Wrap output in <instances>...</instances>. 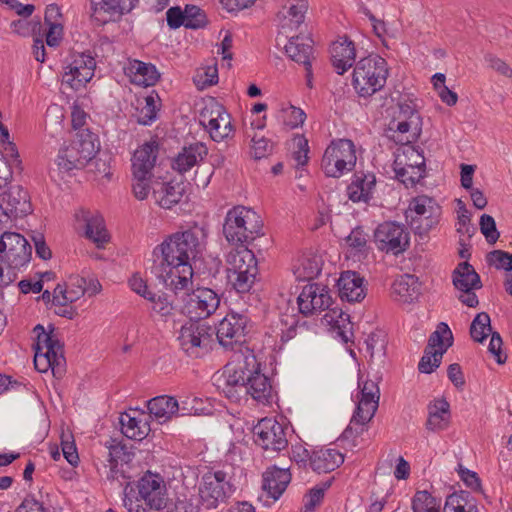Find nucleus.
Instances as JSON below:
<instances>
[{"label":"nucleus","mask_w":512,"mask_h":512,"mask_svg":"<svg viewBox=\"0 0 512 512\" xmlns=\"http://www.w3.org/2000/svg\"><path fill=\"white\" fill-rule=\"evenodd\" d=\"M169 500L166 483L159 474L147 472L137 482L124 487L123 503L128 512H146V507L163 510Z\"/></svg>","instance_id":"nucleus-1"},{"label":"nucleus","mask_w":512,"mask_h":512,"mask_svg":"<svg viewBox=\"0 0 512 512\" xmlns=\"http://www.w3.org/2000/svg\"><path fill=\"white\" fill-rule=\"evenodd\" d=\"M206 237L205 228L197 225L176 232L153 249L152 258L192 264L201 257L206 246Z\"/></svg>","instance_id":"nucleus-2"},{"label":"nucleus","mask_w":512,"mask_h":512,"mask_svg":"<svg viewBox=\"0 0 512 512\" xmlns=\"http://www.w3.org/2000/svg\"><path fill=\"white\" fill-rule=\"evenodd\" d=\"M93 135L80 133L59 149L55 159V168H51L50 176L55 181L65 179L75 169H82L98 153Z\"/></svg>","instance_id":"nucleus-3"},{"label":"nucleus","mask_w":512,"mask_h":512,"mask_svg":"<svg viewBox=\"0 0 512 512\" xmlns=\"http://www.w3.org/2000/svg\"><path fill=\"white\" fill-rule=\"evenodd\" d=\"M390 111L388 137L398 144L415 142L422 131V121L417 110L416 99L410 95H402Z\"/></svg>","instance_id":"nucleus-4"},{"label":"nucleus","mask_w":512,"mask_h":512,"mask_svg":"<svg viewBox=\"0 0 512 512\" xmlns=\"http://www.w3.org/2000/svg\"><path fill=\"white\" fill-rule=\"evenodd\" d=\"M261 216L252 208L237 205L228 210L223 224L225 239L233 245H246L263 234Z\"/></svg>","instance_id":"nucleus-5"},{"label":"nucleus","mask_w":512,"mask_h":512,"mask_svg":"<svg viewBox=\"0 0 512 512\" xmlns=\"http://www.w3.org/2000/svg\"><path fill=\"white\" fill-rule=\"evenodd\" d=\"M227 278L238 293H247L253 287L258 274L254 253L244 245L232 249L226 256Z\"/></svg>","instance_id":"nucleus-6"},{"label":"nucleus","mask_w":512,"mask_h":512,"mask_svg":"<svg viewBox=\"0 0 512 512\" xmlns=\"http://www.w3.org/2000/svg\"><path fill=\"white\" fill-rule=\"evenodd\" d=\"M151 272L177 297L182 298L194 287L192 264L152 258Z\"/></svg>","instance_id":"nucleus-7"},{"label":"nucleus","mask_w":512,"mask_h":512,"mask_svg":"<svg viewBox=\"0 0 512 512\" xmlns=\"http://www.w3.org/2000/svg\"><path fill=\"white\" fill-rule=\"evenodd\" d=\"M387 76L388 67L385 59L371 55L356 63L352 84L360 96L368 97L385 86Z\"/></svg>","instance_id":"nucleus-8"},{"label":"nucleus","mask_w":512,"mask_h":512,"mask_svg":"<svg viewBox=\"0 0 512 512\" xmlns=\"http://www.w3.org/2000/svg\"><path fill=\"white\" fill-rule=\"evenodd\" d=\"M36 336L34 365L39 372L52 370L54 376L61 375L64 363L62 346L53 329L46 331L37 325L33 330Z\"/></svg>","instance_id":"nucleus-9"},{"label":"nucleus","mask_w":512,"mask_h":512,"mask_svg":"<svg viewBox=\"0 0 512 512\" xmlns=\"http://www.w3.org/2000/svg\"><path fill=\"white\" fill-rule=\"evenodd\" d=\"M357 163L355 144L349 139L332 141L326 148L321 168L328 177L339 178L352 171Z\"/></svg>","instance_id":"nucleus-10"},{"label":"nucleus","mask_w":512,"mask_h":512,"mask_svg":"<svg viewBox=\"0 0 512 512\" xmlns=\"http://www.w3.org/2000/svg\"><path fill=\"white\" fill-rule=\"evenodd\" d=\"M32 212L29 192L21 185L0 190V231Z\"/></svg>","instance_id":"nucleus-11"},{"label":"nucleus","mask_w":512,"mask_h":512,"mask_svg":"<svg viewBox=\"0 0 512 512\" xmlns=\"http://www.w3.org/2000/svg\"><path fill=\"white\" fill-rule=\"evenodd\" d=\"M200 123L215 142L228 141L234 136L230 114L214 99L208 100L200 112Z\"/></svg>","instance_id":"nucleus-12"},{"label":"nucleus","mask_w":512,"mask_h":512,"mask_svg":"<svg viewBox=\"0 0 512 512\" xmlns=\"http://www.w3.org/2000/svg\"><path fill=\"white\" fill-rule=\"evenodd\" d=\"M288 427L275 418H263L254 427L255 443L268 457H274L288 448Z\"/></svg>","instance_id":"nucleus-13"},{"label":"nucleus","mask_w":512,"mask_h":512,"mask_svg":"<svg viewBox=\"0 0 512 512\" xmlns=\"http://www.w3.org/2000/svg\"><path fill=\"white\" fill-rule=\"evenodd\" d=\"M360 391L357 394V408L350 421L349 430L361 434L366 429V424L374 417L378 406L380 391L376 382L365 380L359 382Z\"/></svg>","instance_id":"nucleus-14"},{"label":"nucleus","mask_w":512,"mask_h":512,"mask_svg":"<svg viewBox=\"0 0 512 512\" xmlns=\"http://www.w3.org/2000/svg\"><path fill=\"white\" fill-rule=\"evenodd\" d=\"M440 206L428 196L413 198L406 212L411 228L416 234L427 235L439 222Z\"/></svg>","instance_id":"nucleus-15"},{"label":"nucleus","mask_w":512,"mask_h":512,"mask_svg":"<svg viewBox=\"0 0 512 512\" xmlns=\"http://www.w3.org/2000/svg\"><path fill=\"white\" fill-rule=\"evenodd\" d=\"M181 312L190 320L199 321L214 314L220 306V296L210 288L198 287L181 298Z\"/></svg>","instance_id":"nucleus-16"},{"label":"nucleus","mask_w":512,"mask_h":512,"mask_svg":"<svg viewBox=\"0 0 512 512\" xmlns=\"http://www.w3.org/2000/svg\"><path fill=\"white\" fill-rule=\"evenodd\" d=\"M96 62L88 53H72L63 67L62 85L74 90L84 89L93 78Z\"/></svg>","instance_id":"nucleus-17"},{"label":"nucleus","mask_w":512,"mask_h":512,"mask_svg":"<svg viewBox=\"0 0 512 512\" xmlns=\"http://www.w3.org/2000/svg\"><path fill=\"white\" fill-rule=\"evenodd\" d=\"M234 491L231 477L224 471L206 473L202 477L199 495L206 509H214Z\"/></svg>","instance_id":"nucleus-18"},{"label":"nucleus","mask_w":512,"mask_h":512,"mask_svg":"<svg viewBox=\"0 0 512 512\" xmlns=\"http://www.w3.org/2000/svg\"><path fill=\"white\" fill-rule=\"evenodd\" d=\"M177 339L187 355L200 357L209 350L212 341L211 328L196 320H190L182 325Z\"/></svg>","instance_id":"nucleus-19"},{"label":"nucleus","mask_w":512,"mask_h":512,"mask_svg":"<svg viewBox=\"0 0 512 512\" xmlns=\"http://www.w3.org/2000/svg\"><path fill=\"white\" fill-rule=\"evenodd\" d=\"M453 343V335L445 323H440L430 335L425 353L421 358L418 368L422 373H431L441 363L443 354Z\"/></svg>","instance_id":"nucleus-20"},{"label":"nucleus","mask_w":512,"mask_h":512,"mask_svg":"<svg viewBox=\"0 0 512 512\" xmlns=\"http://www.w3.org/2000/svg\"><path fill=\"white\" fill-rule=\"evenodd\" d=\"M31 258V246L20 234L4 232L0 237V259L7 262L10 270L26 265Z\"/></svg>","instance_id":"nucleus-21"},{"label":"nucleus","mask_w":512,"mask_h":512,"mask_svg":"<svg viewBox=\"0 0 512 512\" xmlns=\"http://www.w3.org/2000/svg\"><path fill=\"white\" fill-rule=\"evenodd\" d=\"M308 8L306 0H286L276 14L278 27V43L281 36L288 38L294 35L302 26Z\"/></svg>","instance_id":"nucleus-22"},{"label":"nucleus","mask_w":512,"mask_h":512,"mask_svg":"<svg viewBox=\"0 0 512 512\" xmlns=\"http://www.w3.org/2000/svg\"><path fill=\"white\" fill-rule=\"evenodd\" d=\"M374 241L379 250L398 255L408 247L409 234L400 224L384 222L376 228Z\"/></svg>","instance_id":"nucleus-23"},{"label":"nucleus","mask_w":512,"mask_h":512,"mask_svg":"<svg viewBox=\"0 0 512 512\" xmlns=\"http://www.w3.org/2000/svg\"><path fill=\"white\" fill-rule=\"evenodd\" d=\"M76 229L98 248H104L109 242L110 236L105 226L103 217L87 209H79L75 213Z\"/></svg>","instance_id":"nucleus-24"},{"label":"nucleus","mask_w":512,"mask_h":512,"mask_svg":"<svg viewBox=\"0 0 512 512\" xmlns=\"http://www.w3.org/2000/svg\"><path fill=\"white\" fill-rule=\"evenodd\" d=\"M299 311L309 316L327 309L331 305V296L325 286L306 285L298 296Z\"/></svg>","instance_id":"nucleus-25"},{"label":"nucleus","mask_w":512,"mask_h":512,"mask_svg":"<svg viewBox=\"0 0 512 512\" xmlns=\"http://www.w3.org/2000/svg\"><path fill=\"white\" fill-rule=\"evenodd\" d=\"M246 318L238 314L227 315L218 325L217 339L225 347L234 349L244 341Z\"/></svg>","instance_id":"nucleus-26"},{"label":"nucleus","mask_w":512,"mask_h":512,"mask_svg":"<svg viewBox=\"0 0 512 512\" xmlns=\"http://www.w3.org/2000/svg\"><path fill=\"white\" fill-rule=\"evenodd\" d=\"M150 415L144 411L131 410L120 418L123 434L130 439L142 440L150 432Z\"/></svg>","instance_id":"nucleus-27"},{"label":"nucleus","mask_w":512,"mask_h":512,"mask_svg":"<svg viewBox=\"0 0 512 512\" xmlns=\"http://www.w3.org/2000/svg\"><path fill=\"white\" fill-rule=\"evenodd\" d=\"M159 152V144L151 140L140 146L132 158L133 175H150L155 166Z\"/></svg>","instance_id":"nucleus-28"},{"label":"nucleus","mask_w":512,"mask_h":512,"mask_svg":"<svg viewBox=\"0 0 512 512\" xmlns=\"http://www.w3.org/2000/svg\"><path fill=\"white\" fill-rule=\"evenodd\" d=\"M332 64L337 73L342 75L355 61L356 49L354 43L347 37H340L331 46Z\"/></svg>","instance_id":"nucleus-29"},{"label":"nucleus","mask_w":512,"mask_h":512,"mask_svg":"<svg viewBox=\"0 0 512 512\" xmlns=\"http://www.w3.org/2000/svg\"><path fill=\"white\" fill-rule=\"evenodd\" d=\"M245 391L259 403L270 404L275 398V391L267 376L258 370L249 372Z\"/></svg>","instance_id":"nucleus-30"},{"label":"nucleus","mask_w":512,"mask_h":512,"mask_svg":"<svg viewBox=\"0 0 512 512\" xmlns=\"http://www.w3.org/2000/svg\"><path fill=\"white\" fill-rule=\"evenodd\" d=\"M285 44L286 54L295 62L302 64L307 72L310 71L311 60L313 59L312 39L304 36L292 35Z\"/></svg>","instance_id":"nucleus-31"},{"label":"nucleus","mask_w":512,"mask_h":512,"mask_svg":"<svg viewBox=\"0 0 512 512\" xmlns=\"http://www.w3.org/2000/svg\"><path fill=\"white\" fill-rule=\"evenodd\" d=\"M291 481L289 468L273 466L263 474V489L273 500L279 499Z\"/></svg>","instance_id":"nucleus-32"},{"label":"nucleus","mask_w":512,"mask_h":512,"mask_svg":"<svg viewBox=\"0 0 512 512\" xmlns=\"http://www.w3.org/2000/svg\"><path fill=\"white\" fill-rule=\"evenodd\" d=\"M183 187L178 182H165L155 180L152 186V195L155 202L165 209H170L179 203L183 196Z\"/></svg>","instance_id":"nucleus-33"},{"label":"nucleus","mask_w":512,"mask_h":512,"mask_svg":"<svg viewBox=\"0 0 512 512\" xmlns=\"http://www.w3.org/2000/svg\"><path fill=\"white\" fill-rule=\"evenodd\" d=\"M339 296L348 302H360L365 298L366 292L363 278L356 272H343L338 280Z\"/></svg>","instance_id":"nucleus-34"},{"label":"nucleus","mask_w":512,"mask_h":512,"mask_svg":"<svg viewBox=\"0 0 512 512\" xmlns=\"http://www.w3.org/2000/svg\"><path fill=\"white\" fill-rule=\"evenodd\" d=\"M125 74L130 82L143 87L153 86L159 79L154 65L139 60H131L125 67Z\"/></svg>","instance_id":"nucleus-35"},{"label":"nucleus","mask_w":512,"mask_h":512,"mask_svg":"<svg viewBox=\"0 0 512 512\" xmlns=\"http://www.w3.org/2000/svg\"><path fill=\"white\" fill-rule=\"evenodd\" d=\"M161 107V100L157 93L151 92L144 96H138L134 105L133 116L142 125H150L156 120Z\"/></svg>","instance_id":"nucleus-36"},{"label":"nucleus","mask_w":512,"mask_h":512,"mask_svg":"<svg viewBox=\"0 0 512 512\" xmlns=\"http://www.w3.org/2000/svg\"><path fill=\"white\" fill-rule=\"evenodd\" d=\"M376 185L374 174L357 172L347 187V195L353 202H367L373 194Z\"/></svg>","instance_id":"nucleus-37"},{"label":"nucleus","mask_w":512,"mask_h":512,"mask_svg":"<svg viewBox=\"0 0 512 512\" xmlns=\"http://www.w3.org/2000/svg\"><path fill=\"white\" fill-rule=\"evenodd\" d=\"M392 294L399 302H414L421 294L418 278L410 274L397 277L392 285Z\"/></svg>","instance_id":"nucleus-38"},{"label":"nucleus","mask_w":512,"mask_h":512,"mask_svg":"<svg viewBox=\"0 0 512 512\" xmlns=\"http://www.w3.org/2000/svg\"><path fill=\"white\" fill-rule=\"evenodd\" d=\"M207 154L203 143L197 142L184 147L172 161V168L179 173H185L194 167Z\"/></svg>","instance_id":"nucleus-39"},{"label":"nucleus","mask_w":512,"mask_h":512,"mask_svg":"<svg viewBox=\"0 0 512 512\" xmlns=\"http://www.w3.org/2000/svg\"><path fill=\"white\" fill-rule=\"evenodd\" d=\"M450 405L445 399H436L428 405L426 428L433 432L445 430L450 423Z\"/></svg>","instance_id":"nucleus-40"},{"label":"nucleus","mask_w":512,"mask_h":512,"mask_svg":"<svg viewBox=\"0 0 512 512\" xmlns=\"http://www.w3.org/2000/svg\"><path fill=\"white\" fill-rule=\"evenodd\" d=\"M150 418L154 416L160 422H167L178 417V400L172 396L162 395L148 401Z\"/></svg>","instance_id":"nucleus-41"},{"label":"nucleus","mask_w":512,"mask_h":512,"mask_svg":"<svg viewBox=\"0 0 512 512\" xmlns=\"http://www.w3.org/2000/svg\"><path fill=\"white\" fill-rule=\"evenodd\" d=\"M343 462V455L335 449H320L310 457L311 468L319 474L334 471Z\"/></svg>","instance_id":"nucleus-42"},{"label":"nucleus","mask_w":512,"mask_h":512,"mask_svg":"<svg viewBox=\"0 0 512 512\" xmlns=\"http://www.w3.org/2000/svg\"><path fill=\"white\" fill-rule=\"evenodd\" d=\"M256 365L257 361L254 356L245 357L244 365L240 362L237 364H234L233 362L228 363L224 369L227 385L245 389L249 372H253V370L248 369V366L254 368Z\"/></svg>","instance_id":"nucleus-43"},{"label":"nucleus","mask_w":512,"mask_h":512,"mask_svg":"<svg viewBox=\"0 0 512 512\" xmlns=\"http://www.w3.org/2000/svg\"><path fill=\"white\" fill-rule=\"evenodd\" d=\"M80 298L79 290L71 291L64 284H58L53 291L52 307L56 314L72 318L74 310L71 304Z\"/></svg>","instance_id":"nucleus-44"},{"label":"nucleus","mask_w":512,"mask_h":512,"mask_svg":"<svg viewBox=\"0 0 512 512\" xmlns=\"http://www.w3.org/2000/svg\"><path fill=\"white\" fill-rule=\"evenodd\" d=\"M453 284L460 292L468 289H480L481 280L472 265L467 262L460 263L453 273Z\"/></svg>","instance_id":"nucleus-45"},{"label":"nucleus","mask_w":512,"mask_h":512,"mask_svg":"<svg viewBox=\"0 0 512 512\" xmlns=\"http://www.w3.org/2000/svg\"><path fill=\"white\" fill-rule=\"evenodd\" d=\"M321 259L313 253L299 256L293 264V273L299 280H310L321 271Z\"/></svg>","instance_id":"nucleus-46"},{"label":"nucleus","mask_w":512,"mask_h":512,"mask_svg":"<svg viewBox=\"0 0 512 512\" xmlns=\"http://www.w3.org/2000/svg\"><path fill=\"white\" fill-rule=\"evenodd\" d=\"M411 143L400 144L395 152L393 167H399L403 170V166L408 168L414 166H425L423 155Z\"/></svg>","instance_id":"nucleus-47"},{"label":"nucleus","mask_w":512,"mask_h":512,"mask_svg":"<svg viewBox=\"0 0 512 512\" xmlns=\"http://www.w3.org/2000/svg\"><path fill=\"white\" fill-rule=\"evenodd\" d=\"M324 319L331 325L333 331L342 339V341L348 342L352 329L348 314L343 313L342 311L332 310L325 314Z\"/></svg>","instance_id":"nucleus-48"},{"label":"nucleus","mask_w":512,"mask_h":512,"mask_svg":"<svg viewBox=\"0 0 512 512\" xmlns=\"http://www.w3.org/2000/svg\"><path fill=\"white\" fill-rule=\"evenodd\" d=\"M443 512H478L477 506L469 494L452 493L446 498Z\"/></svg>","instance_id":"nucleus-49"},{"label":"nucleus","mask_w":512,"mask_h":512,"mask_svg":"<svg viewBox=\"0 0 512 512\" xmlns=\"http://www.w3.org/2000/svg\"><path fill=\"white\" fill-rule=\"evenodd\" d=\"M440 500L428 491H417L412 499L413 512H440Z\"/></svg>","instance_id":"nucleus-50"},{"label":"nucleus","mask_w":512,"mask_h":512,"mask_svg":"<svg viewBox=\"0 0 512 512\" xmlns=\"http://www.w3.org/2000/svg\"><path fill=\"white\" fill-rule=\"evenodd\" d=\"M304 111L293 105H283L278 113V120L288 129L301 126L305 121Z\"/></svg>","instance_id":"nucleus-51"},{"label":"nucleus","mask_w":512,"mask_h":512,"mask_svg":"<svg viewBox=\"0 0 512 512\" xmlns=\"http://www.w3.org/2000/svg\"><path fill=\"white\" fill-rule=\"evenodd\" d=\"M151 303L153 312L163 318H168L174 315L175 306L170 297L165 293H152L151 298L147 299Z\"/></svg>","instance_id":"nucleus-52"},{"label":"nucleus","mask_w":512,"mask_h":512,"mask_svg":"<svg viewBox=\"0 0 512 512\" xmlns=\"http://www.w3.org/2000/svg\"><path fill=\"white\" fill-rule=\"evenodd\" d=\"M491 320L486 312L476 315L470 326V335L476 342H483L491 333Z\"/></svg>","instance_id":"nucleus-53"},{"label":"nucleus","mask_w":512,"mask_h":512,"mask_svg":"<svg viewBox=\"0 0 512 512\" xmlns=\"http://www.w3.org/2000/svg\"><path fill=\"white\" fill-rule=\"evenodd\" d=\"M246 133L248 137H251L249 146L250 154L253 158L261 159L270 154L272 144L267 138L258 132H254L253 135H250L248 131Z\"/></svg>","instance_id":"nucleus-54"},{"label":"nucleus","mask_w":512,"mask_h":512,"mask_svg":"<svg viewBox=\"0 0 512 512\" xmlns=\"http://www.w3.org/2000/svg\"><path fill=\"white\" fill-rule=\"evenodd\" d=\"M393 169L397 179L407 187L416 184L424 177L425 173V166H414L411 168L403 166V170L399 167H393Z\"/></svg>","instance_id":"nucleus-55"},{"label":"nucleus","mask_w":512,"mask_h":512,"mask_svg":"<svg viewBox=\"0 0 512 512\" xmlns=\"http://www.w3.org/2000/svg\"><path fill=\"white\" fill-rule=\"evenodd\" d=\"M178 417L187 415H200L205 412L202 399L194 396H186L178 401Z\"/></svg>","instance_id":"nucleus-56"},{"label":"nucleus","mask_w":512,"mask_h":512,"mask_svg":"<svg viewBox=\"0 0 512 512\" xmlns=\"http://www.w3.org/2000/svg\"><path fill=\"white\" fill-rule=\"evenodd\" d=\"M109 7L110 5L106 3V0H102L99 3L92 5V19L99 25H103L105 23L112 21L116 15L123 14L118 10L108 9Z\"/></svg>","instance_id":"nucleus-57"},{"label":"nucleus","mask_w":512,"mask_h":512,"mask_svg":"<svg viewBox=\"0 0 512 512\" xmlns=\"http://www.w3.org/2000/svg\"><path fill=\"white\" fill-rule=\"evenodd\" d=\"M193 81L199 89H204L218 81V70L216 65L205 66L197 70Z\"/></svg>","instance_id":"nucleus-58"},{"label":"nucleus","mask_w":512,"mask_h":512,"mask_svg":"<svg viewBox=\"0 0 512 512\" xmlns=\"http://www.w3.org/2000/svg\"><path fill=\"white\" fill-rule=\"evenodd\" d=\"M126 452L124 447L116 444L112 445L108 451V462H109V473H107L108 478L117 479L118 473L120 470L118 469L119 462L125 461ZM123 471H121L122 473Z\"/></svg>","instance_id":"nucleus-59"},{"label":"nucleus","mask_w":512,"mask_h":512,"mask_svg":"<svg viewBox=\"0 0 512 512\" xmlns=\"http://www.w3.org/2000/svg\"><path fill=\"white\" fill-rule=\"evenodd\" d=\"M150 175H133V193L139 200H144L148 197L150 190H152L153 182Z\"/></svg>","instance_id":"nucleus-60"},{"label":"nucleus","mask_w":512,"mask_h":512,"mask_svg":"<svg viewBox=\"0 0 512 512\" xmlns=\"http://www.w3.org/2000/svg\"><path fill=\"white\" fill-rule=\"evenodd\" d=\"M183 12L187 28L196 29L204 26L206 16L198 6L186 5Z\"/></svg>","instance_id":"nucleus-61"},{"label":"nucleus","mask_w":512,"mask_h":512,"mask_svg":"<svg viewBox=\"0 0 512 512\" xmlns=\"http://www.w3.org/2000/svg\"><path fill=\"white\" fill-rule=\"evenodd\" d=\"M487 262L496 269L512 270V254L503 250H494L487 255Z\"/></svg>","instance_id":"nucleus-62"},{"label":"nucleus","mask_w":512,"mask_h":512,"mask_svg":"<svg viewBox=\"0 0 512 512\" xmlns=\"http://www.w3.org/2000/svg\"><path fill=\"white\" fill-rule=\"evenodd\" d=\"M329 483H326L324 487H315L307 493L303 498V510L302 512H313L315 508L322 502L324 492Z\"/></svg>","instance_id":"nucleus-63"},{"label":"nucleus","mask_w":512,"mask_h":512,"mask_svg":"<svg viewBox=\"0 0 512 512\" xmlns=\"http://www.w3.org/2000/svg\"><path fill=\"white\" fill-rule=\"evenodd\" d=\"M485 60L488 63L489 68L494 72L508 79L512 78V67L504 59L493 54H488L485 56Z\"/></svg>","instance_id":"nucleus-64"}]
</instances>
